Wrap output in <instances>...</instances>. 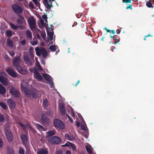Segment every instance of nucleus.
Segmentation results:
<instances>
[{"instance_id":"f257e3e1","label":"nucleus","mask_w":154,"mask_h":154,"mask_svg":"<svg viewBox=\"0 0 154 154\" xmlns=\"http://www.w3.org/2000/svg\"><path fill=\"white\" fill-rule=\"evenodd\" d=\"M21 88L22 91L24 92L25 95L27 97H29L31 96L34 98H35L37 97V90H29L27 88L22 86Z\"/></svg>"},{"instance_id":"f03ea898","label":"nucleus","mask_w":154,"mask_h":154,"mask_svg":"<svg viewBox=\"0 0 154 154\" xmlns=\"http://www.w3.org/2000/svg\"><path fill=\"white\" fill-rule=\"evenodd\" d=\"M7 74L5 72H0V82L4 85L6 86L8 85V80L7 78H5Z\"/></svg>"},{"instance_id":"7ed1b4c3","label":"nucleus","mask_w":154,"mask_h":154,"mask_svg":"<svg viewBox=\"0 0 154 154\" xmlns=\"http://www.w3.org/2000/svg\"><path fill=\"white\" fill-rule=\"evenodd\" d=\"M11 8L14 12L16 14H20L23 12L22 7L17 4H13L11 6Z\"/></svg>"},{"instance_id":"20e7f679","label":"nucleus","mask_w":154,"mask_h":154,"mask_svg":"<svg viewBox=\"0 0 154 154\" xmlns=\"http://www.w3.org/2000/svg\"><path fill=\"white\" fill-rule=\"evenodd\" d=\"M48 142L52 144L57 145L60 143L61 142V140L59 137L53 136L49 138Z\"/></svg>"},{"instance_id":"39448f33","label":"nucleus","mask_w":154,"mask_h":154,"mask_svg":"<svg viewBox=\"0 0 154 154\" xmlns=\"http://www.w3.org/2000/svg\"><path fill=\"white\" fill-rule=\"evenodd\" d=\"M36 22V21H35L32 17L28 18V22L30 28L32 30H35V29Z\"/></svg>"},{"instance_id":"423d86ee","label":"nucleus","mask_w":154,"mask_h":154,"mask_svg":"<svg viewBox=\"0 0 154 154\" xmlns=\"http://www.w3.org/2000/svg\"><path fill=\"white\" fill-rule=\"evenodd\" d=\"M54 127L61 129H63L64 125L63 123L59 119H55L54 121Z\"/></svg>"},{"instance_id":"0eeeda50","label":"nucleus","mask_w":154,"mask_h":154,"mask_svg":"<svg viewBox=\"0 0 154 154\" xmlns=\"http://www.w3.org/2000/svg\"><path fill=\"white\" fill-rule=\"evenodd\" d=\"M20 138L24 145L26 149L28 147V141L27 136L25 134H23L20 135Z\"/></svg>"},{"instance_id":"6e6552de","label":"nucleus","mask_w":154,"mask_h":154,"mask_svg":"<svg viewBox=\"0 0 154 154\" xmlns=\"http://www.w3.org/2000/svg\"><path fill=\"white\" fill-rule=\"evenodd\" d=\"M10 92L15 97H20L19 91L13 87H12L10 88Z\"/></svg>"},{"instance_id":"1a4fd4ad","label":"nucleus","mask_w":154,"mask_h":154,"mask_svg":"<svg viewBox=\"0 0 154 154\" xmlns=\"http://www.w3.org/2000/svg\"><path fill=\"white\" fill-rule=\"evenodd\" d=\"M5 71L10 76L13 78H16L17 76V73L12 69L8 67L6 69Z\"/></svg>"},{"instance_id":"9d476101","label":"nucleus","mask_w":154,"mask_h":154,"mask_svg":"<svg viewBox=\"0 0 154 154\" xmlns=\"http://www.w3.org/2000/svg\"><path fill=\"white\" fill-rule=\"evenodd\" d=\"M6 138L9 142H12L13 140V136L12 133L11 131L7 130L5 131Z\"/></svg>"},{"instance_id":"9b49d317","label":"nucleus","mask_w":154,"mask_h":154,"mask_svg":"<svg viewBox=\"0 0 154 154\" xmlns=\"http://www.w3.org/2000/svg\"><path fill=\"white\" fill-rule=\"evenodd\" d=\"M21 62V59L19 56H18L15 58L13 61V64L14 66L17 68L20 66V64Z\"/></svg>"},{"instance_id":"f8f14e48","label":"nucleus","mask_w":154,"mask_h":154,"mask_svg":"<svg viewBox=\"0 0 154 154\" xmlns=\"http://www.w3.org/2000/svg\"><path fill=\"white\" fill-rule=\"evenodd\" d=\"M18 72L22 75H26L27 73V69L24 67L20 66L17 68Z\"/></svg>"},{"instance_id":"ddd939ff","label":"nucleus","mask_w":154,"mask_h":154,"mask_svg":"<svg viewBox=\"0 0 154 154\" xmlns=\"http://www.w3.org/2000/svg\"><path fill=\"white\" fill-rule=\"evenodd\" d=\"M7 102L10 109H14L15 108L16 103L13 100L11 99H9L8 100Z\"/></svg>"},{"instance_id":"4468645a","label":"nucleus","mask_w":154,"mask_h":154,"mask_svg":"<svg viewBox=\"0 0 154 154\" xmlns=\"http://www.w3.org/2000/svg\"><path fill=\"white\" fill-rule=\"evenodd\" d=\"M34 78L36 79L38 81L41 82L43 79L42 77L39 72L37 71H35L34 74Z\"/></svg>"},{"instance_id":"2eb2a0df","label":"nucleus","mask_w":154,"mask_h":154,"mask_svg":"<svg viewBox=\"0 0 154 154\" xmlns=\"http://www.w3.org/2000/svg\"><path fill=\"white\" fill-rule=\"evenodd\" d=\"M18 17L20 18L17 20V23L19 25H23L25 21V19L22 15H19Z\"/></svg>"},{"instance_id":"dca6fc26","label":"nucleus","mask_w":154,"mask_h":154,"mask_svg":"<svg viewBox=\"0 0 154 154\" xmlns=\"http://www.w3.org/2000/svg\"><path fill=\"white\" fill-rule=\"evenodd\" d=\"M59 108L60 113L63 115H64L65 113V110L64 106L62 103H61L60 104Z\"/></svg>"},{"instance_id":"f3484780","label":"nucleus","mask_w":154,"mask_h":154,"mask_svg":"<svg viewBox=\"0 0 154 154\" xmlns=\"http://www.w3.org/2000/svg\"><path fill=\"white\" fill-rule=\"evenodd\" d=\"M37 154H48V152L43 148L38 149L37 151Z\"/></svg>"},{"instance_id":"a211bd4d","label":"nucleus","mask_w":154,"mask_h":154,"mask_svg":"<svg viewBox=\"0 0 154 154\" xmlns=\"http://www.w3.org/2000/svg\"><path fill=\"white\" fill-rule=\"evenodd\" d=\"M44 48H43L40 49L38 47H37L35 48V50L36 51V54L38 57L40 56L41 55V53Z\"/></svg>"},{"instance_id":"6ab92c4d","label":"nucleus","mask_w":154,"mask_h":154,"mask_svg":"<svg viewBox=\"0 0 154 154\" xmlns=\"http://www.w3.org/2000/svg\"><path fill=\"white\" fill-rule=\"evenodd\" d=\"M6 91V90L5 87L0 83V94H5Z\"/></svg>"},{"instance_id":"aec40b11","label":"nucleus","mask_w":154,"mask_h":154,"mask_svg":"<svg viewBox=\"0 0 154 154\" xmlns=\"http://www.w3.org/2000/svg\"><path fill=\"white\" fill-rule=\"evenodd\" d=\"M23 59L24 61L26 64L30 65H31L32 63L31 61L28 56H24Z\"/></svg>"},{"instance_id":"412c9836","label":"nucleus","mask_w":154,"mask_h":154,"mask_svg":"<svg viewBox=\"0 0 154 154\" xmlns=\"http://www.w3.org/2000/svg\"><path fill=\"white\" fill-rule=\"evenodd\" d=\"M9 25H10L11 28L12 29H17L18 28V27L19 28H22L23 27V26H16L14 24L11 23H9Z\"/></svg>"},{"instance_id":"4be33fe9","label":"nucleus","mask_w":154,"mask_h":154,"mask_svg":"<svg viewBox=\"0 0 154 154\" xmlns=\"http://www.w3.org/2000/svg\"><path fill=\"white\" fill-rule=\"evenodd\" d=\"M41 121L45 124H47L48 122V119L45 115L43 114L42 115Z\"/></svg>"},{"instance_id":"5701e85b","label":"nucleus","mask_w":154,"mask_h":154,"mask_svg":"<svg viewBox=\"0 0 154 154\" xmlns=\"http://www.w3.org/2000/svg\"><path fill=\"white\" fill-rule=\"evenodd\" d=\"M85 148L88 154H92V147L91 145L88 146H85Z\"/></svg>"},{"instance_id":"b1692460","label":"nucleus","mask_w":154,"mask_h":154,"mask_svg":"<svg viewBox=\"0 0 154 154\" xmlns=\"http://www.w3.org/2000/svg\"><path fill=\"white\" fill-rule=\"evenodd\" d=\"M26 34L27 37L31 40L32 39V32L29 30H27L26 32Z\"/></svg>"},{"instance_id":"393cba45","label":"nucleus","mask_w":154,"mask_h":154,"mask_svg":"<svg viewBox=\"0 0 154 154\" xmlns=\"http://www.w3.org/2000/svg\"><path fill=\"white\" fill-rule=\"evenodd\" d=\"M7 44L8 46L10 48H12L13 47V42L10 38L7 39Z\"/></svg>"},{"instance_id":"a878e982","label":"nucleus","mask_w":154,"mask_h":154,"mask_svg":"<svg viewBox=\"0 0 154 154\" xmlns=\"http://www.w3.org/2000/svg\"><path fill=\"white\" fill-rule=\"evenodd\" d=\"M42 75L45 80L48 81H51V77L49 75L46 73H44L42 74Z\"/></svg>"},{"instance_id":"bb28decb","label":"nucleus","mask_w":154,"mask_h":154,"mask_svg":"<svg viewBox=\"0 0 154 154\" xmlns=\"http://www.w3.org/2000/svg\"><path fill=\"white\" fill-rule=\"evenodd\" d=\"M42 57L44 58H45L48 56V53L46 49L44 48L41 53Z\"/></svg>"},{"instance_id":"cd10ccee","label":"nucleus","mask_w":154,"mask_h":154,"mask_svg":"<svg viewBox=\"0 0 154 154\" xmlns=\"http://www.w3.org/2000/svg\"><path fill=\"white\" fill-rule=\"evenodd\" d=\"M66 139L69 140L70 141H72L75 138L74 136L72 135H70L68 134H66L65 136Z\"/></svg>"},{"instance_id":"c85d7f7f","label":"nucleus","mask_w":154,"mask_h":154,"mask_svg":"<svg viewBox=\"0 0 154 154\" xmlns=\"http://www.w3.org/2000/svg\"><path fill=\"white\" fill-rule=\"evenodd\" d=\"M47 34L48 36H49L50 39L51 40H52L53 39L54 32L53 31L52 32H50L47 31Z\"/></svg>"},{"instance_id":"c756f323","label":"nucleus","mask_w":154,"mask_h":154,"mask_svg":"<svg viewBox=\"0 0 154 154\" xmlns=\"http://www.w3.org/2000/svg\"><path fill=\"white\" fill-rule=\"evenodd\" d=\"M55 131L54 130H49L47 132L48 136H51L55 134Z\"/></svg>"},{"instance_id":"7c9ffc66","label":"nucleus","mask_w":154,"mask_h":154,"mask_svg":"<svg viewBox=\"0 0 154 154\" xmlns=\"http://www.w3.org/2000/svg\"><path fill=\"white\" fill-rule=\"evenodd\" d=\"M44 2H45V3H46L47 5V8L48 9H50L51 7H52L53 6L52 5L51 3L50 4H49V3L51 2H48V0H44Z\"/></svg>"},{"instance_id":"2f4dec72","label":"nucleus","mask_w":154,"mask_h":154,"mask_svg":"<svg viewBox=\"0 0 154 154\" xmlns=\"http://www.w3.org/2000/svg\"><path fill=\"white\" fill-rule=\"evenodd\" d=\"M6 35L8 37L10 38L12 35V31L10 30H6Z\"/></svg>"},{"instance_id":"473e14b6","label":"nucleus","mask_w":154,"mask_h":154,"mask_svg":"<svg viewBox=\"0 0 154 154\" xmlns=\"http://www.w3.org/2000/svg\"><path fill=\"white\" fill-rule=\"evenodd\" d=\"M8 154H14V151L12 148L10 147H8L7 149Z\"/></svg>"},{"instance_id":"72a5a7b5","label":"nucleus","mask_w":154,"mask_h":154,"mask_svg":"<svg viewBox=\"0 0 154 154\" xmlns=\"http://www.w3.org/2000/svg\"><path fill=\"white\" fill-rule=\"evenodd\" d=\"M70 144V146L73 150L75 152H76L77 151L76 150V147L75 145L74 144L71 143H69Z\"/></svg>"},{"instance_id":"f704fd0d","label":"nucleus","mask_w":154,"mask_h":154,"mask_svg":"<svg viewBox=\"0 0 154 154\" xmlns=\"http://www.w3.org/2000/svg\"><path fill=\"white\" fill-rule=\"evenodd\" d=\"M0 106L5 110L6 109L8 108L5 104L2 102H0Z\"/></svg>"},{"instance_id":"c9c22d12","label":"nucleus","mask_w":154,"mask_h":154,"mask_svg":"<svg viewBox=\"0 0 154 154\" xmlns=\"http://www.w3.org/2000/svg\"><path fill=\"white\" fill-rule=\"evenodd\" d=\"M49 49L52 52L55 51L56 50V46L53 45H51L49 48Z\"/></svg>"},{"instance_id":"e433bc0d","label":"nucleus","mask_w":154,"mask_h":154,"mask_svg":"<svg viewBox=\"0 0 154 154\" xmlns=\"http://www.w3.org/2000/svg\"><path fill=\"white\" fill-rule=\"evenodd\" d=\"M151 0H149V1H148L146 3V5L148 8H152L153 7L152 6V5L151 3V2L150 1Z\"/></svg>"},{"instance_id":"4c0bfd02","label":"nucleus","mask_w":154,"mask_h":154,"mask_svg":"<svg viewBox=\"0 0 154 154\" xmlns=\"http://www.w3.org/2000/svg\"><path fill=\"white\" fill-rule=\"evenodd\" d=\"M48 101L47 99H45L43 101V104L45 107H47L48 104Z\"/></svg>"},{"instance_id":"58836bf2","label":"nucleus","mask_w":154,"mask_h":154,"mask_svg":"<svg viewBox=\"0 0 154 154\" xmlns=\"http://www.w3.org/2000/svg\"><path fill=\"white\" fill-rule=\"evenodd\" d=\"M4 120L5 117L4 115L3 114L0 113V122H2L4 121Z\"/></svg>"},{"instance_id":"ea45409f","label":"nucleus","mask_w":154,"mask_h":154,"mask_svg":"<svg viewBox=\"0 0 154 154\" xmlns=\"http://www.w3.org/2000/svg\"><path fill=\"white\" fill-rule=\"evenodd\" d=\"M19 124L23 129H25L26 128V127L24 124L20 122L19 123Z\"/></svg>"},{"instance_id":"a19ab883","label":"nucleus","mask_w":154,"mask_h":154,"mask_svg":"<svg viewBox=\"0 0 154 154\" xmlns=\"http://www.w3.org/2000/svg\"><path fill=\"white\" fill-rule=\"evenodd\" d=\"M36 126L37 128L38 129H42L43 128V127L42 125L39 124H36Z\"/></svg>"},{"instance_id":"79ce46f5","label":"nucleus","mask_w":154,"mask_h":154,"mask_svg":"<svg viewBox=\"0 0 154 154\" xmlns=\"http://www.w3.org/2000/svg\"><path fill=\"white\" fill-rule=\"evenodd\" d=\"M8 53L10 56L13 57L15 55V53L13 51H8Z\"/></svg>"},{"instance_id":"37998d69","label":"nucleus","mask_w":154,"mask_h":154,"mask_svg":"<svg viewBox=\"0 0 154 154\" xmlns=\"http://www.w3.org/2000/svg\"><path fill=\"white\" fill-rule=\"evenodd\" d=\"M19 153L20 154H24V150L23 148H20L19 150Z\"/></svg>"},{"instance_id":"c03bdc74","label":"nucleus","mask_w":154,"mask_h":154,"mask_svg":"<svg viewBox=\"0 0 154 154\" xmlns=\"http://www.w3.org/2000/svg\"><path fill=\"white\" fill-rule=\"evenodd\" d=\"M41 35L43 39L45 40L46 39V33L45 32L42 33L41 34Z\"/></svg>"},{"instance_id":"a18cd8bd","label":"nucleus","mask_w":154,"mask_h":154,"mask_svg":"<svg viewBox=\"0 0 154 154\" xmlns=\"http://www.w3.org/2000/svg\"><path fill=\"white\" fill-rule=\"evenodd\" d=\"M38 42L37 40L31 42V44L32 45H35L38 44Z\"/></svg>"},{"instance_id":"49530a36","label":"nucleus","mask_w":154,"mask_h":154,"mask_svg":"<svg viewBox=\"0 0 154 154\" xmlns=\"http://www.w3.org/2000/svg\"><path fill=\"white\" fill-rule=\"evenodd\" d=\"M114 41L113 43L114 44H116L119 42V40L117 39L116 37H115L114 39Z\"/></svg>"},{"instance_id":"de8ad7c7","label":"nucleus","mask_w":154,"mask_h":154,"mask_svg":"<svg viewBox=\"0 0 154 154\" xmlns=\"http://www.w3.org/2000/svg\"><path fill=\"white\" fill-rule=\"evenodd\" d=\"M66 117H68V118L69 121L72 123L73 122V120L72 118L67 114L66 115Z\"/></svg>"},{"instance_id":"09e8293b","label":"nucleus","mask_w":154,"mask_h":154,"mask_svg":"<svg viewBox=\"0 0 154 154\" xmlns=\"http://www.w3.org/2000/svg\"><path fill=\"white\" fill-rule=\"evenodd\" d=\"M29 54L30 56L31 59L34 58V54L32 51H29Z\"/></svg>"},{"instance_id":"8fccbe9b","label":"nucleus","mask_w":154,"mask_h":154,"mask_svg":"<svg viewBox=\"0 0 154 154\" xmlns=\"http://www.w3.org/2000/svg\"><path fill=\"white\" fill-rule=\"evenodd\" d=\"M86 125H81V127L82 128V129L85 131H86Z\"/></svg>"},{"instance_id":"3c124183","label":"nucleus","mask_w":154,"mask_h":154,"mask_svg":"<svg viewBox=\"0 0 154 154\" xmlns=\"http://www.w3.org/2000/svg\"><path fill=\"white\" fill-rule=\"evenodd\" d=\"M132 0H123L122 2L126 3H130L131 2Z\"/></svg>"},{"instance_id":"603ef678","label":"nucleus","mask_w":154,"mask_h":154,"mask_svg":"<svg viewBox=\"0 0 154 154\" xmlns=\"http://www.w3.org/2000/svg\"><path fill=\"white\" fill-rule=\"evenodd\" d=\"M34 4L35 5L37 6V7H40V4L37 1V0L36 1V2H33Z\"/></svg>"},{"instance_id":"864d4df0","label":"nucleus","mask_w":154,"mask_h":154,"mask_svg":"<svg viewBox=\"0 0 154 154\" xmlns=\"http://www.w3.org/2000/svg\"><path fill=\"white\" fill-rule=\"evenodd\" d=\"M5 60L7 61H10V58L7 55H6L5 57Z\"/></svg>"},{"instance_id":"5fc2aeb1","label":"nucleus","mask_w":154,"mask_h":154,"mask_svg":"<svg viewBox=\"0 0 154 154\" xmlns=\"http://www.w3.org/2000/svg\"><path fill=\"white\" fill-rule=\"evenodd\" d=\"M3 146V143L2 139L0 138V148H2Z\"/></svg>"},{"instance_id":"6e6d98bb","label":"nucleus","mask_w":154,"mask_h":154,"mask_svg":"<svg viewBox=\"0 0 154 154\" xmlns=\"http://www.w3.org/2000/svg\"><path fill=\"white\" fill-rule=\"evenodd\" d=\"M29 6L32 8H33L34 7V5L32 2H30L29 3Z\"/></svg>"},{"instance_id":"4d7b16f0","label":"nucleus","mask_w":154,"mask_h":154,"mask_svg":"<svg viewBox=\"0 0 154 154\" xmlns=\"http://www.w3.org/2000/svg\"><path fill=\"white\" fill-rule=\"evenodd\" d=\"M26 43V40L25 39L23 40L21 42V43L22 45H24Z\"/></svg>"},{"instance_id":"13d9d810","label":"nucleus","mask_w":154,"mask_h":154,"mask_svg":"<svg viewBox=\"0 0 154 154\" xmlns=\"http://www.w3.org/2000/svg\"><path fill=\"white\" fill-rule=\"evenodd\" d=\"M42 18L43 19L45 20H46L47 19V15H45V14L42 15Z\"/></svg>"},{"instance_id":"bf43d9fd","label":"nucleus","mask_w":154,"mask_h":154,"mask_svg":"<svg viewBox=\"0 0 154 154\" xmlns=\"http://www.w3.org/2000/svg\"><path fill=\"white\" fill-rule=\"evenodd\" d=\"M56 154H63V152L60 150H58L56 152Z\"/></svg>"},{"instance_id":"052dcab7","label":"nucleus","mask_w":154,"mask_h":154,"mask_svg":"<svg viewBox=\"0 0 154 154\" xmlns=\"http://www.w3.org/2000/svg\"><path fill=\"white\" fill-rule=\"evenodd\" d=\"M129 8H130L131 9H132V5L131 4L129 5V6H127L126 7V9H128Z\"/></svg>"},{"instance_id":"680f3d73","label":"nucleus","mask_w":154,"mask_h":154,"mask_svg":"<svg viewBox=\"0 0 154 154\" xmlns=\"http://www.w3.org/2000/svg\"><path fill=\"white\" fill-rule=\"evenodd\" d=\"M78 116L79 117L81 120H83V118L82 117V116H81V114L79 113L78 114Z\"/></svg>"},{"instance_id":"e2e57ef3","label":"nucleus","mask_w":154,"mask_h":154,"mask_svg":"<svg viewBox=\"0 0 154 154\" xmlns=\"http://www.w3.org/2000/svg\"><path fill=\"white\" fill-rule=\"evenodd\" d=\"M53 27H54V26H53L52 25H50V27H49V29H50V30H52V31H53V29H53Z\"/></svg>"},{"instance_id":"0e129e2a","label":"nucleus","mask_w":154,"mask_h":154,"mask_svg":"<svg viewBox=\"0 0 154 154\" xmlns=\"http://www.w3.org/2000/svg\"><path fill=\"white\" fill-rule=\"evenodd\" d=\"M69 143H71L69 142H67V143H65V146H70V144H69Z\"/></svg>"},{"instance_id":"69168bd1","label":"nucleus","mask_w":154,"mask_h":154,"mask_svg":"<svg viewBox=\"0 0 154 154\" xmlns=\"http://www.w3.org/2000/svg\"><path fill=\"white\" fill-rule=\"evenodd\" d=\"M65 153L66 154H71V152L69 150L66 151Z\"/></svg>"},{"instance_id":"338daca9","label":"nucleus","mask_w":154,"mask_h":154,"mask_svg":"<svg viewBox=\"0 0 154 154\" xmlns=\"http://www.w3.org/2000/svg\"><path fill=\"white\" fill-rule=\"evenodd\" d=\"M36 36H37V38L38 39H39V40H40L41 39L40 36V35L38 34H37L36 35Z\"/></svg>"},{"instance_id":"774afa93","label":"nucleus","mask_w":154,"mask_h":154,"mask_svg":"<svg viewBox=\"0 0 154 154\" xmlns=\"http://www.w3.org/2000/svg\"><path fill=\"white\" fill-rule=\"evenodd\" d=\"M121 30L119 29H118L117 30H116V33H117L118 34H119L120 32H121Z\"/></svg>"}]
</instances>
